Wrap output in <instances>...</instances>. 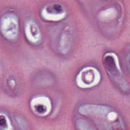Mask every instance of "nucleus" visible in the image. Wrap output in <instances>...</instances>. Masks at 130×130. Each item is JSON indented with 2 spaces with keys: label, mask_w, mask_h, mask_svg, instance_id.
I'll list each match as a JSON object with an SVG mask.
<instances>
[{
  "label": "nucleus",
  "mask_w": 130,
  "mask_h": 130,
  "mask_svg": "<svg viewBox=\"0 0 130 130\" xmlns=\"http://www.w3.org/2000/svg\"><path fill=\"white\" fill-rule=\"evenodd\" d=\"M6 122V121L5 120V119H2L0 120V125H2L4 124H5Z\"/></svg>",
  "instance_id": "39448f33"
},
{
  "label": "nucleus",
  "mask_w": 130,
  "mask_h": 130,
  "mask_svg": "<svg viewBox=\"0 0 130 130\" xmlns=\"http://www.w3.org/2000/svg\"><path fill=\"white\" fill-rule=\"evenodd\" d=\"M115 7L117 9V10H119V11H121V6H120V5L119 4L117 3L115 4Z\"/></svg>",
  "instance_id": "20e7f679"
},
{
  "label": "nucleus",
  "mask_w": 130,
  "mask_h": 130,
  "mask_svg": "<svg viewBox=\"0 0 130 130\" xmlns=\"http://www.w3.org/2000/svg\"><path fill=\"white\" fill-rule=\"evenodd\" d=\"M32 36H35V34L34 32H32Z\"/></svg>",
  "instance_id": "423d86ee"
},
{
  "label": "nucleus",
  "mask_w": 130,
  "mask_h": 130,
  "mask_svg": "<svg viewBox=\"0 0 130 130\" xmlns=\"http://www.w3.org/2000/svg\"><path fill=\"white\" fill-rule=\"evenodd\" d=\"M37 111L40 113L43 112L44 111V108H43V106H40L38 107Z\"/></svg>",
  "instance_id": "7ed1b4c3"
},
{
  "label": "nucleus",
  "mask_w": 130,
  "mask_h": 130,
  "mask_svg": "<svg viewBox=\"0 0 130 130\" xmlns=\"http://www.w3.org/2000/svg\"><path fill=\"white\" fill-rule=\"evenodd\" d=\"M54 10L56 11V12H60V11L61 10V7L59 5H54Z\"/></svg>",
  "instance_id": "f03ea898"
},
{
  "label": "nucleus",
  "mask_w": 130,
  "mask_h": 130,
  "mask_svg": "<svg viewBox=\"0 0 130 130\" xmlns=\"http://www.w3.org/2000/svg\"><path fill=\"white\" fill-rule=\"evenodd\" d=\"M104 66L107 71L109 80L111 83H112L114 81V75H113L114 62L113 58L111 56H107L104 61Z\"/></svg>",
  "instance_id": "f257e3e1"
}]
</instances>
